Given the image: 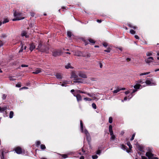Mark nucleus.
<instances>
[{
	"instance_id": "1",
	"label": "nucleus",
	"mask_w": 159,
	"mask_h": 159,
	"mask_svg": "<svg viewBox=\"0 0 159 159\" xmlns=\"http://www.w3.org/2000/svg\"><path fill=\"white\" fill-rule=\"evenodd\" d=\"M14 15V16L16 17V18H14L12 20H21L25 18L24 17L22 16V13L17 12L16 11H15Z\"/></svg>"
},
{
	"instance_id": "2",
	"label": "nucleus",
	"mask_w": 159,
	"mask_h": 159,
	"mask_svg": "<svg viewBox=\"0 0 159 159\" xmlns=\"http://www.w3.org/2000/svg\"><path fill=\"white\" fill-rule=\"evenodd\" d=\"M62 53V52L61 49H55L52 52V55L54 57H57L60 56Z\"/></svg>"
},
{
	"instance_id": "3",
	"label": "nucleus",
	"mask_w": 159,
	"mask_h": 159,
	"mask_svg": "<svg viewBox=\"0 0 159 159\" xmlns=\"http://www.w3.org/2000/svg\"><path fill=\"white\" fill-rule=\"evenodd\" d=\"M148 152L146 153V155L147 156L149 159H151L152 158L153 155L152 154V150L150 148H148L147 149Z\"/></svg>"
},
{
	"instance_id": "4",
	"label": "nucleus",
	"mask_w": 159,
	"mask_h": 159,
	"mask_svg": "<svg viewBox=\"0 0 159 159\" xmlns=\"http://www.w3.org/2000/svg\"><path fill=\"white\" fill-rule=\"evenodd\" d=\"M145 83H146V85H147L152 86L156 85V82L155 81H153L152 79L150 80L148 79H147Z\"/></svg>"
},
{
	"instance_id": "5",
	"label": "nucleus",
	"mask_w": 159,
	"mask_h": 159,
	"mask_svg": "<svg viewBox=\"0 0 159 159\" xmlns=\"http://www.w3.org/2000/svg\"><path fill=\"white\" fill-rule=\"evenodd\" d=\"M137 91V90L136 89H133V90L132 92L130 93V95H129L128 96H127L128 98V99L129 100L130 99H131L134 95V93Z\"/></svg>"
},
{
	"instance_id": "6",
	"label": "nucleus",
	"mask_w": 159,
	"mask_h": 159,
	"mask_svg": "<svg viewBox=\"0 0 159 159\" xmlns=\"http://www.w3.org/2000/svg\"><path fill=\"white\" fill-rule=\"evenodd\" d=\"M153 58L152 57H149L145 59L146 62L148 64L152 62L153 60Z\"/></svg>"
},
{
	"instance_id": "7",
	"label": "nucleus",
	"mask_w": 159,
	"mask_h": 159,
	"mask_svg": "<svg viewBox=\"0 0 159 159\" xmlns=\"http://www.w3.org/2000/svg\"><path fill=\"white\" fill-rule=\"evenodd\" d=\"M84 132L86 136L87 139L88 141H90L91 140V138L88 131L86 129H85L84 130Z\"/></svg>"
},
{
	"instance_id": "8",
	"label": "nucleus",
	"mask_w": 159,
	"mask_h": 159,
	"mask_svg": "<svg viewBox=\"0 0 159 159\" xmlns=\"http://www.w3.org/2000/svg\"><path fill=\"white\" fill-rule=\"evenodd\" d=\"M75 55L78 56H82V57H85V55L83 52H81L77 51L75 52Z\"/></svg>"
},
{
	"instance_id": "9",
	"label": "nucleus",
	"mask_w": 159,
	"mask_h": 159,
	"mask_svg": "<svg viewBox=\"0 0 159 159\" xmlns=\"http://www.w3.org/2000/svg\"><path fill=\"white\" fill-rule=\"evenodd\" d=\"M16 152L18 154H20L22 152L21 148L20 147H17L15 149Z\"/></svg>"
},
{
	"instance_id": "10",
	"label": "nucleus",
	"mask_w": 159,
	"mask_h": 159,
	"mask_svg": "<svg viewBox=\"0 0 159 159\" xmlns=\"http://www.w3.org/2000/svg\"><path fill=\"white\" fill-rule=\"evenodd\" d=\"M134 88L135 89H134L137 90L142 88V86L140 84H138L136 83V84L134 86Z\"/></svg>"
},
{
	"instance_id": "11",
	"label": "nucleus",
	"mask_w": 159,
	"mask_h": 159,
	"mask_svg": "<svg viewBox=\"0 0 159 159\" xmlns=\"http://www.w3.org/2000/svg\"><path fill=\"white\" fill-rule=\"evenodd\" d=\"M73 94L74 96L76 97L77 100L78 102L82 100V97L80 94H78L76 95L74 93H73Z\"/></svg>"
},
{
	"instance_id": "12",
	"label": "nucleus",
	"mask_w": 159,
	"mask_h": 159,
	"mask_svg": "<svg viewBox=\"0 0 159 159\" xmlns=\"http://www.w3.org/2000/svg\"><path fill=\"white\" fill-rule=\"evenodd\" d=\"M79 75L80 76L83 78H86L87 76L83 72H80L79 74Z\"/></svg>"
},
{
	"instance_id": "13",
	"label": "nucleus",
	"mask_w": 159,
	"mask_h": 159,
	"mask_svg": "<svg viewBox=\"0 0 159 159\" xmlns=\"http://www.w3.org/2000/svg\"><path fill=\"white\" fill-rule=\"evenodd\" d=\"M42 42H41L39 43V44L37 49H39V50L41 52H44V51H43L42 49Z\"/></svg>"
},
{
	"instance_id": "14",
	"label": "nucleus",
	"mask_w": 159,
	"mask_h": 159,
	"mask_svg": "<svg viewBox=\"0 0 159 159\" xmlns=\"http://www.w3.org/2000/svg\"><path fill=\"white\" fill-rule=\"evenodd\" d=\"M21 35L22 36H25V38H27L29 37V35L27 34V32L25 31H22L21 34Z\"/></svg>"
},
{
	"instance_id": "15",
	"label": "nucleus",
	"mask_w": 159,
	"mask_h": 159,
	"mask_svg": "<svg viewBox=\"0 0 159 159\" xmlns=\"http://www.w3.org/2000/svg\"><path fill=\"white\" fill-rule=\"evenodd\" d=\"M41 69L39 68H37L35 69L34 71H33L32 73L33 74H38L41 72Z\"/></svg>"
},
{
	"instance_id": "16",
	"label": "nucleus",
	"mask_w": 159,
	"mask_h": 159,
	"mask_svg": "<svg viewBox=\"0 0 159 159\" xmlns=\"http://www.w3.org/2000/svg\"><path fill=\"white\" fill-rule=\"evenodd\" d=\"M55 76L56 77V78L58 79H61L62 78V75L61 73H57L55 75Z\"/></svg>"
},
{
	"instance_id": "17",
	"label": "nucleus",
	"mask_w": 159,
	"mask_h": 159,
	"mask_svg": "<svg viewBox=\"0 0 159 159\" xmlns=\"http://www.w3.org/2000/svg\"><path fill=\"white\" fill-rule=\"evenodd\" d=\"M35 48V46L33 43H31L30 45V50L32 51Z\"/></svg>"
},
{
	"instance_id": "18",
	"label": "nucleus",
	"mask_w": 159,
	"mask_h": 159,
	"mask_svg": "<svg viewBox=\"0 0 159 159\" xmlns=\"http://www.w3.org/2000/svg\"><path fill=\"white\" fill-rule=\"evenodd\" d=\"M88 40L89 41V43L92 44H93L95 43V41L93 39H91L89 38L88 39Z\"/></svg>"
},
{
	"instance_id": "19",
	"label": "nucleus",
	"mask_w": 159,
	"mask_h": 159,
	"mask_svg": "<svg viewBox=\"0 0 159 159\" xmlns=\"http://www.w3.org/2000/svg\"><path fill=\"white\" fill-rule=\"evenodd\" d=\"M109 131L110 132V134H112V133H113L112 129V126L111 125H109Z\"/></svg>"
},
{
	"instance_id": "20",
	"label": "nucleus",
	"mask_w": 159,
	"mask_h": 159,
	"mask_svg": "<svg viewBox=\"0 0 159 159\" xmlns=\"http://www.w3.org/2000/svg\"><path fill=\"white\" fill-rule=\"evenodd\" d=\"M65 67L66 69H67L69 68L72 69L73 68L70 63H68L65 66Z\"/></svg>"
},
{
	"instance_id": "21",
	"label": "nucleus",
	"mask_w": 159,
	"mask_h": 159,
	"mask_svg": "<svg viewBox=\"0 0 159 159\" xmlns=\"http://www.w3.org/2000/svg\"><path fill=\"white\" fill-rule=\"evenodd\" d=\"M7 109V107H1L0 106V112H2L3 111H5Z\"/></svg>"
},
{
	"instance_id": "22",
	"label": "nucleus",
	"mask_w": 159,
	"mask_h": 159,
	"mask_svg": "<svg viewBox=\"0 0 159 159\" xmlns=\"http://www.w3.org/2000/svg\"><path fill=\"white\" fill-rule=\"evenodd\" d=\"M138 149L140 151L143 152L144 151V149L143 147L142 146H139L138 147Z\"/></svg>"
},
{
	"instance_id": "23",
	"label": "nucleus",
	"mask_w": 159,
	"mask_h": 159,
	"mask_svg": "<svg viewBox=\"0 0 159 159\" xmlns=\"http://www.w3.org/2000/svg\"><path fill=\"white\" fill-rule=\"evenodd\" d=\"M77 77V75L75 74V72H73L72 73L71 77V78H76Z\"/></svg>"
},
{
	"instance_id": "24",
	"label": "nucleus",
	"mask_w": 159,
	"mask_h": 159,
	"mask_svg": "<svg viewBox=\"0 0 159 159\" xmlns=\"http://www.w3.org/2000/svg\"><path fill=\"white\" fill-rule=\"evenodd\" d=\"M110 134L111 136L110 139L111 140H114L116 139V137L115 135H114L113 133H112V134Z\"/></svg>"
},
{
	"instance_id": "25",
	"label": "nucleus",
	"mask_w": 159,
	"mask_h": 159,
	"mask_svg": "<svg viewBox=\"0 0 159 159\" xmlns=\"http://www.w3.org/2000/svg\"><path fill=\"white\" fill-rule=\"evenodd\" d=\"M143 79H140L138 81H136V82L138 84H143L144 83V82H143Z\"/></svg>"
},
{
	"instance_id": "26",
	"label": "nucleus",
	"mask_w": 159,
	"mask_h": 159,
	"mask_svg": "<svg viewBox=\"0 0 159 159\" xmlns=\"http://www.w3.org/2000/svg\"><path fill=\"white\" fill-rule=\"evenodd\" d=\"M80 128H81V132H84L83 129V124L82 120L80 121Z\"/></svg>"
},
{
	"instance_id": "27",
	"label": "nucleus",
	"mask_w": 159,
	"mask_h": 159,
	"mask_svg": "<svg viewBox=\"0 0 159 159\" xmlns=\"http://www.w3.org/2000/svg\"><path fill=\"white\" fill-rule=\"evenodd\" d=\"M111 50V48L110 47H108V48H107V49L106 50H104V51L107 52H110Z\"/></svg>"
},
{
	"instance_id": "28",
	"label": "nucleus",
	"mask_w": 159,
	"mask_h": 159,
	"mask_svg": "<svg viewBox=\"0 0 159 159\" xmlns=\"http://www.w3.org/2000/svg\"><path fill=\"white\" fill-rule=\"evenodd\" d=\"M14 113L12 111H10L9 114V118H12L13 116Z\"/></svg>"
},
{
	"instance_id": "29",
	"label": "nucleus",
	"mask_w": 159,
	"mask_h": 159,
	"mask_svg": "<svg viewBox=\"0 0 159 159\" xmlns=\"http://www.w3.org/2000/svg\"><path fill=\"white\" fill-rule=\"evenodd\" d=\"M121 148L123 150H126L127 147L123 144H122L121 145Z\"/></svg>"
},
{
	"instance_id": "30",
	"label": "nucleus",
	"mask_w": 159,
	"mask_h": 159,
	"mask_svg": "<svg viewBox=\"0 0 159 159\" xmlns=\"http://www.w3.org/2000/svg\"><path fill=\"white\" fill-rule=\"evenodd\" d=\"M102 44L103 46L105 48L107 47L108 46V43L107 42H105L102 43Z\"/></svg>"
},
{
	"instance_id": "31",
	"label": "nucleus",
	"mask_w": 159,
	"mask_h": 159,
	"mask_svg": "<svg viewBox=\"0 0 159 159\" xmlns=\"http://www.w3.org/2000/svg\"><path fill=\"white\" fill-rule=\"evenodd\" d=\"M113 118L112 117H110L109 118L108 122L109 123L111 124L112 122Z\"/></svg>"
},
{
	"instance_id": "32",
	"label": "nucleus",
	"mask_w": 159,
	"mask_h": 159,
	"mask_svg": "<svg viewBox=\"0 0 159 159\" xmlns=\"http://www.w3.org/2000/svg\"><path fill=\"white\" fill-rule=\"evenodd\" d=\"M9 21V20H4L3 22H2L1 21V20H0V26H1L2 24H4L8 22Z\"/></svg>"
},
{
	"instance_id": "33",
	"label": "nucleus",
	"mask_w": 159,
	"mask_h": 159,
	"mask_svg": "<svg viewBox=\"0 0 159 159\" xmlns=\"http://www.w3.org/2000/svg\"><path fill=\"white\" fill-rule=\"evenodd\" d=\"M67 35L68 37H71L72 35L71 32L70 31H68L67 32Z\"/></svg>"
},
{
	"instance_id": "34",
	"label": "nucleus",
	"mask_w": 159,
	"mask_h": 159,
	"mask_svg": "<svg viewBox=\"0 0 159 159\" xmlns=\"http://www.w3.org/2000/svg\"><path fill=\"white\" fill-rule=\"evenodd\" d=\"M127 145L129 146V149H131L132 148V146L130 144V143L129 142L127 143Z\"/></svg>"
},
{
	"instance_id": "35",
	"label": "nucleus",
	"mask_w": 159,
	"mask_h": 159,
	"mask_svg": "<svg viewBox=\"0 0 159 159\" xmlns=\"http://www.w3.org/2000/svg\"><path fill=\"white\" fill-rule=\"evenodd\" d=\"M146 55L147 56H152V52H148L146 53Z\"/></svg>"
},
{
	"instance_id": "36",
	"label": "nucleus",
	"mask_w": 159,
	"mask_h": 159,
	"mask_svg": "<svg viewBox=\"0 0 159 159\" xmlns=\"http://www.w3.org/2000/svg\"><path fill=\"white\" fill-rule=\"evenodd\" d=\"M149 73H150V72L141 73L139 74V75L142 76V75H146L148 74Z\"/></svg>"
},
{
	"instance_id": "37",
	"label": "nucleus",
	"mask_w": 159,
	"mask_h": 159,
	"mask_svg": "<svg viewBox=\"0 0 159 159\" xmlns=\"http://www.w3.org/2000/svg\"><path fill=\"white\" fill-rule=\"evenodd\" d=\"M40 147H41V148L42 150L46 148V147H45V145H43V144H41L40 145Z\"/></svg>"
},
{
	"instance_id": "38",
	"label": "nucleus",
	"mask_w": 159,
	"mask_h": 159,
	"mask_svg": "<svg viewBox=\"0 0 159 159\" xmlns=\"http://www.w3.org/2000/svg\"><path fill=\"white\" fill-rule=\"evenodd\" d=\"M120 91V89H118L116 90H114L113 91V93H117L118 92H119Z\"/></svg>"
},
{
	"instance_id": "39",
	"label": "nucleus",
	"mask_w": 159,
	"mask_h": 159,
	"mask_svg": "<svg viewBox=\"0 0 159 159\" xmlns=\"http://www.w3.org/2000/svg\"><path fill=\"white\" fill-rule=\"evenodd\" d=\"M7 96V95L5 94H3L2 95V98L3 100H5L6 99V97Z\"/></svg>"
},
{
	"instance_id": "40",
	"label": "nucleus",
	"mask_w": 159,
	"mask_h": 159,
	"mask_svg": "<svg viewBox=\"0 0 159 159\" xmlns=\"http://www.w3.org/2000/svg\"><path fill=\"white\" fill-rule=\"evenodd\" d=\"M130 33L133 34H134L135 33V32L133 30H130Z\"/></svg>"
},
{
	"instance_id": "41",
	"label": "nucleus",
	"mask_w": 159,
	"mask_h": 159,
	"mask_svg": "<svg viewBox=\"0 0 159 159\" xmlns=\"http://www.w3.org/2000/svg\"><path fill=\"white\" fill-rule=\"evenodd\" d=\"M75 91H76V92L77 93H85V92H82L81 91H80V90H76Z\"/></svg>"
},
{
	"instance_id": "42",
	"label": "nucleus",
	"mask_w": 159,
	"mask_h": 159,
	"mask_svg": "<svg viewBox=\"0 0 159 159\" xmlns=\"http://www.w3.org/2000/svg\"><path fill=\"white\" fill-rule=\"evenodd\" d=\"M92 158L93 159H97L98 158V156L97 155H93L92 156Z\"/></svg>"
},
{
	"instance_id": "43",
	"label": "nucleus",
	"mask_w": 159,
	"mask_h": 159,
	"mask_svg": "<svg viewBox=\"0 0 159 159\" xmlns=\"http://www.w3.org/2000/svg\"><path fill=\"white\" fill-rule=\"evenodd\" d=\"M61 156L64 158H66L67 157V155L66 154H62Z\"/></svg>"
},
{
	"instance_id": "44",
	"label": "nucleus",
	"mask_w": 159,
	"mask_h": 159,
	"mask_svg": "<svg viewBox=\"0 0 159 159\" xmlns=\"http://www.w3.org/2000/svg\"><path fill=\"white\" fill-rule=\"evenodd\" d=\"M92 106L94 109H96V106L95 103H93L92 104Z\"/></svg>"
},
{
	"instance_id": "45",
	"label": "nucleus",
	"mask_w": 159,
	"mask_h": 159,
	"mask_svg": "<svg viewBox=\"0 0 159 159\" xmlns=\"http://www.w3.org/2000/svg\"><path fill=\"white\" fill-rule=\"evenodd\" d=\"M84 100L86 101H91L92 99L89 98H84Z\"/></svg>"
},
{
	"instance_id": "46",
	"label": "nucleus",
	"mask_w": 159,
	"mask_h": 159,
	"mask_svg": "<svg viewBox=\"0 0 159 159\" xmlns=\"http://www.w3.org/2000/svg\"><path fill=\"white\" fill-rule=\"evenodd\" d=\"M127 99H128L127 97V96L125 97L124 98V100H122L121 102H124V101H126Z\"/></svg>"
},
{
	"instance_id": "47",
	"label": "nucleus",
	"mask_w": 159,
	"mask_h": 159,
	"mask_svg": "<svg viewBox=\"0 0 159 159\" xmlns=\"http://www.w3.org/2000/svg\"><path fill=\"white\" fill-rule=\"evenodd\" d=\"M23 45H22V46L20 50L19 51V52H20L23 51Z\"/></svg>"
},
{
	"instance_id": "48",
	"label": "nucleus",
	"mask_w": 159,
	"mask_h": 159,
	"mask_svg": "<svg viewBox=\"0 0 159 159\" xmlns=\"http://www.w3.org/2000/svg\"><path fill=\"white\" fill-rule=\"evenodd\" d=\"M135 134H133V135H132V137L131 139H130V140L131 141L133 140L134 139V137H135Z\"/></svg>"
},
{
	"instance_id": "49",
	"label": "nucleus",
	"mask_w": 159,
	"mask_h": 159,
	"mask_svg": "<svg viewBox=\"0 0 159 159\" xmlns=\"http://www.w3.org/2000/svg\"><path fill=\"white\" fill-rule=\"evenodd\" d=\"M130 93V91L129 90H128L125 92V93L126 95H127L129 93Z\"/></svg>"
},
{
	"instance_id": "50",
	"label": "nucleus",
	"mask_w": 159,
	"mask_h": 159,
	"mask_svg": "<svg viewBox=\"0 0 159 159\" xmlns=\"http://www.w3.org/2000/svg\"><path fill=\"white\" fill-rule=\"evenodd\" d=\"M1 159H4V152H2V157H1Z\"/></svg>"
},
{
	"instance_id": "51",
	"label": "nucleus",
	"mask_w": 159,
	"mask_h": 159,
	"mask_svg": "<svg viewBox=\"0 0 159 159\" xmlns=\"http://www.w3.org/2000/svg\"><path fill=\"white\" fill-rule=\"evenodd\" d=\"M41 143L40 142V141H38L36 142V145L37 146L39 145Z\"/></svg>"
},
{
	"instance_id": "52",
	"label": "nucleus",
	"mask_w": 159,
	"mask_h": 159,
	"mask_svg": "<svg viewBox=\"0 0 159 159\" xmlns=\"http://www.w3.org/2000/svg\"><path fill=\"white\" fill-rule=\"evenodd\" d=\"M16 86L17 87H20L21 85L20 84H18L16 85Z\"/></svg>"
},
{
	"instance_id": "53",
	"label": "nucleus",
	"mask_w": 159,
	"mask_h": 159,
	"mask_svg": "<svg viewBox=\"0 0 159 159\" xmlns=\"http://www.w3.org/2000/svg\"><path fill=\"white\" fill-rule=\"evenodd\" d=\"M21 66L22 67H28V65L23 64V65H21Z\"/></svg>"
},
{
	"instance_id": "54",
	"label": "nucleus",
	"mask_w": 159,
	"mask_h": 159,
	"mask_svg": "<svg viewBox=\"0 0 159 159\" xmlns=\"http://www.w3.org/2000/svg\"><path fill=\"white\" fill-rule=\"evenodd\" d=\"M134 37L135 38L137 39H139V37L137 35H135L134 36Z\"/></svg>"
},
{
	"instance_id": "55",
	"label": "nucleus",
	"mask_w": 159,
	"mask_h": 159,
	"mask_svg": "<svg viewBox=\"0 0 159 159\" xmlns=\"http://www.w3.org/2000/svg\"><path fill=\"white\" fill-rule=\"evenodd\" d=\"M61 85L62 86H67V84L66 83H62Z\"/></svg>"
},
{
	"instance_id": "56",
	"label": "nucleus",
	"mask_w": 159,
	"mask_h": 159,
	"mask_svg": "<svg viewBox=\"0 0 159 159\" xmlns=\"http://www.w3.org/2000/svg\"><path fill=\"white\" fill-rule=\"evenodd\" d=\"M9 79L10 80H15V79H14L12 77H10L9 78Z\"/></svg>"
},
{
	"instance_id": "57",
	"label": "nucleus",
	"mask_w": 159,
	"mask_h": 159,
	"mask_svg": "<svg viewBox=\"0 0 159 159\" xmlns=\"http://www.w3.org/2000/svg\"><path fill=\"white\" fill-rule=\"evenodd\" d=\"M141 157L142 159H147V158L145 156H142Z\"/></svg>"
},
{
	"instance_id": "58",
	"label": "nucleus",
	"mask_w": 159,
	"mask_h": 159,
	"mask_svg": "<svg viewBox=\"0 0 159 159\" xmlns=\"http://www.w3.org/2000/svg\"><path fill=\"white\" fill-rule=\"evenodd\" d=\"M3 45V43L2 42L1 40H0V47Z\"/></svg>"
},
{
	"instance_id": "59",
	"label": "nucleus",
	"mask_w": 159,
	"mask_h": 159,
	"mask_svg": "<svg viewBox=\"0 0 159 159\" xmlns=\"http://www.w3.org/2000/svg\"><path fill=\"white\" fill-rule=\"evenodd\" d=\"M128 26L130 28H132L133 25L130 24H128Z\"/></svg>"
},
{
	"instance_id": "60",
	"label": "nucleus",
	"mask_w": 159,
	"mask_h": 159,
	"mask_svg": "<svg viewBox=\"0 0 159 159\" xmlns=\"http://www.w3.org/2000/svg\"><path fill=\"white\" fill-rule=\"evenodd\" d=\"M28 89V87H22L21 89H20V90L21 89Z\"/></svg>"
},
{
	"instance_id": "61",
	"label": "nucleus",
	"mask_w": 159,
	"mask_h": 159,
	"mask_svg": "<svg viewBox=\"0 0 159 159\" xmlns=\"http://www.w3.org/2000/svg\"><path fill=\"white\" fill-rule=\"evenodd\" d=\"M132 28H133V29L135 30L137 28V26H133V25Z\"/></svg>"
},
{
	"instance_id": "62",
	"label": "nucleus",
	"mask_w": 159,
	"mask_h": 159,
	"mask_svg": "<svg viewBox=\"0 0 159 159\" xmlns=\"http://www.w3.org/2000/svg\"><path fill=\"white\" fill-rule=\"evenodd\" d=\"M130 60H131V59H130V58H129V57H128V58H126V60H127V61H130Z\"/></svg>"
},
{
	"instance_id": "63",
	"label": "nucleus",
	"mask_w": 159,
	"mask_h": 159,
	"mask_svg": "<svg viewBox=\"0 0 159 159\" xmlns=\"http://www.w3.org/2000/svg\"><path fill=\"white\" fill-rule=\"evenodd\" d=\"M151 159H158V158L157 157H153Z\"/></svg>"
},
{
	"instance_id": "64",
	"label": "nucleus",
	"mask_w": 159,
	"mask_h": 159,
	"mask_svg": "<svg viewBox=\"0 0 159 159\" xmlns=\"http://www.w3.org/2000/svg\"><path fill=\"white\" fill-rule=\"evenodd\" d=\"M80 159H84V156H81L80 158Z\"/></svg>"
}]
</instances>
